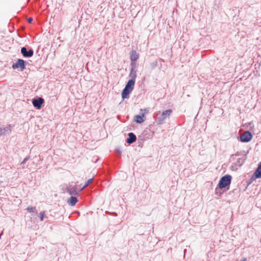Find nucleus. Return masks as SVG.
Returning <instances> with one entry per match:
<instances>
[{"label": "nucleus", "instance_id": "obj_16", "mask_svg": "<svg viewBox=\"0 0 261 261\" xmlns=\"http://www.w3.org/2000/svg\"><path fill=\"white\" fill-rule=\"evenodd\" d=\"M67 191L68 193H69L70 195H77L78 194V192L77 191V190L75 187H74L72 189H70L69 188H67Z\"/></svg>", "mask_w": 261, "mask_h": 261}, {"label": "nucleus", "instance_id": "obj_10", "mask_svg": "<svg viewBox=\"0 0 261 261\" xmlns=\"http://www.w3.org/2000/svg\"><path fill=\"white\" fill-rule=\"evenodd\" d=\"M134 85H135V80L132 79L128 81L125 88L128 89L129 90V91H132L134 89Z\"/></svg>", "mask_w": 261, "mask_h": 261}, {"label": "nucleus", "instance_id": "obj_25", "mask_svg": "<svg viewBox=\"0 0 261 261\" xmlns=\"http://www.w3.org/2000/svg\"><path fill=\"white\" fill-rule=\"evenodd\" d=\"M143 111H145V112H146V113H147V111H146V110H141V112H142Z\"/></svg>", "mask_w": 261, "mask_h": 261}, {"label": "nucleus", "instance_id": "obj_19", "mask_svg": "<svg viewBox=\"0 0 261 261\" xmlns=\"http://www.w3.org/2000/svg\"><path fill=\"white\" fill-rule=\"evenodd\" d=\"M92 181H93V178H90L88 180H87L85 182V184L84 187H83V189H84V188H85V187H87L88 186H89L90 184L92 183Z\"/></svg>", "mask_w": 261, "mask_h": 261}, {"label": "nucleus", "instance_id": "obj_18", "mask_svg": "<svg viewBox=\"0 0 261 261\" xmlns=\"http://www.w3.org/2000/svg\"><path fill=\"white\" fill-rule=\"evenodd\" d=\"M28 212L30 213H37V211L35 207H33L32 206H28L25 209Z\"/></svg>", "mask_w": 261, "mask_h": 261}, {"label": "nucleus", "instance_id": "obj_15", "mask_svg": "<svg viewBox=\"0 0 261 261\" xmlns=\"http://www.w3.org/2000/svg\"><path fill=\"white\" fill-rule=\"evenodd\" d=\"M132 91H129V90L128 89L124 88V89L123 90V91L122 92V94H121L122 98L124 99V98H127L128 95Z\"/></svg>", "mask_w": 261, "mask_h": 261}, {"label": "nucleus", "instance_id": "obj_6", "mask_svg": "<svg viewBox=\"0 0 261 261\" xmlns=\"http://www.w3.org/2000/svg\"><path fill=\"white\" fill-rule=\"evenodd\" d=\"M139 57V55L135 50H133L130 53V59L132 62L136 61Z\"/></svg>", "mask_w": 261, "mask_h": 261}, {"label": "nucleus", "instance_id": "obj_9", "mask_svg": "<svg viewBox=\"0 0 261 261\" xmlns=\"http://www.w3.org/2000/svg\"><path fill=\"white\" fill-rule=\"evenodd\" d=\"M136 140V136L133 133H130L128 134V138L127 139L126 142L127 143L132 144L135 142Z\"/></svg>", "mask_w": 261, "mask_h": 261}, {"label": "nucleus", "instance_id": "obj_11", "mask_svg": "<svg viewBox=\"0 0 261 261\" xmlns=\"http://www.w3.org/2000/svg\"><path fill=\"white\" fill-rule=\"evenodd\" d=\"M253 174L257 179L261 178V164H258V167L255 169Z\"/></svg>", "mask_w": 261, "mask_h": 261}, {"label": "nucleus", "instance_id": "obj_14", "mask_svg": "<svg viewBox=\"0 0 261 261\" xmlns=\"http://www.w3.org/2000/svg\"><path fill=\"white\" fill-rule=\"evenodd\" d=\"M172 113L171 110H168L163 112L162 114V119H165L167 117H169Z\"/></svg>", "mask_w": 261, "mask_h": 261}, {"label": "nucleus", "instance_id": "obj_24", "mask_svg": "<svg viewBox=\"0 0 261 261\" xmlns=\"http://www.w3.org/2000/svg\"><path fill=\"white\" fill-rule=\"evenodd\" d=\"M5 167L6 169H8L9 168H11V167L10 165L6 166Z\"/></svg>", "mask_w": 261, "mask_h": 261}, {"label": "nucleus", "instance_id": "obj_22", "mask_svg": "<svg viewBox=\"0 0 261 261\" xmlns=\"http://www.w3.org/2000/svg\"><path fill=\"white\" fill-rule=\"evenodd\" d=\"M239 261H247V258L246 257H243Z\"/></svg>", "mask_w": 261, "mask_h": 261}, {"label": "nucleus", "instance_id": "obj_5", "mask_svg": "<svg viewBox=\"0 0 261 261\" xmlns=\"http://www.w3.org/2000/svg\"><path fill=\"white\" fill-rule=\"evenodd\" d=\"M21 53L24 57H31L34 54V51L32 49H31L29 51H27V48L24 47L21 48Z\"/></svg>", "mask_w": 261, "mask_h": 261}, {"label": "nucleus", "instance_id": "obj_2", "mask_svg": "<svg viewBox=\"0 0 261 261\" xmlns=\"http://www.w3.org/2000/svg\"><path fill=\"white\" fill-rule=\"evenodd\" d=\"M252 138L251 133L248 130L244 132L240 136V140L242 142H248Z\"/></svg>", "mask_w": 261, "mask_h": 261}, {"label": "nucleus", "instance_id": "obj_8", "mask_svg": "<svg viewBox=\"0 0 261 261\" xmlns=\"http://www.w3.org/2000/svg\"><path fill=\"white\" fill-rule=\"evenodd\" d=\"M78 201L77 198L74 196H71L68 199L67 203L70 206H74Z\"/></svg>", "mask_w": 261, "mask_h": 261}, {"label": "nucleus", "instance_id": "obj_12", "mask_svg": "<svg viewBox=\"0 0 261 261\" xmlns=\"http://www.w3.org/2000/svg\"><path fill=\"white\" fill-rule=\"evenodd\" d=\"M145 116V113H141V115H136L135 117V121L137 123H141L142 122H144V117Z\"/></svg>", "mask_w": 261, "mask_h": 261}, {"label": "nucleus", "instance_id": "obj_3", "mask_svg": "<svg viewBox=\"0 0 261 261\" xmlns=\"http://www.w3.org/2000/svg\"><path fill=\"white\" fill-rule=\"evenodd\" d=\"M24 61L22 59H18L16 62L12 65L13 69L20 68V71H23L25 68Z\"/></svg>", "mask_w": 261, "mask_h": 261}, {"label": "nucleus", "instance_id": "obj_23", "mask_svg": "<svg viewBox=\"0 0 261 261\" xmlns=\"http://www.w3.org/2000/svg\"><path fill=\"white\" fill-rule=\"evenodd\" d=\"M5 165L6 164H0V167H2V168H3L5 167Z\"/></svg>", "mask_w": 261, "mask_h": 261}, {"label": "nucleus", "instance_id": "obj_20", "mask_svg": "<svg viewBox=\"0 0 261 261\" xmlns=\"http://www.w3.org/2000/svg\"><path fill=\"white\" fill-rule=\"evenodd\" d=\"M45 217V214L44 211H42L40 213L39 219L40 221H43Z\"/></svg>", "mask_w": 261, "mask_h": 261}, {"label": "nucleus", "instance_id": "obj_21", "mask_svg": "<svg viewBox=\"0 0 261 261\" xmlns=\"http://www.w3.org/2000/svg\"><path fill=\"white\" fill-rule=\"evenodd\" d=\"M28 21L29 23H31L33 21V18L32 17H30L28 19Z\"/></svg>", "mask_w": 261, "mask_h": 261}, {"label": "nucleus", "instance_id": "obj_13", "mask_svg": "<svg viewBox=\"0 0 261 261\" xmlns=\"http://www.w3.org/2000/svg\"><path fill=\"white\" fill-rule=\"evenodd\" d=\"M257 179L253 174L249 179L246 180L244 185H246V188H247L250 185H251L254 180Z\"/></svg>", "mask_w": 261, "mask_h": 261}, {"label": "nucleus", "instance_id": "obj_1", "mask_svg": "<svg viewBox=\"0 0 261 261\" xmlns=\"http://www.w3.org/2000/svg\"><path fill=\"white\" fill-rule=\"evenodd\" d=\"M231 180V175L229 174H225L220 178L218 184V187L220 188L224 189V190L227 191L230 188Z\"/></svg>", "mask_w": 261, "mask_h": 261}, {"label": "nucleus", "instance_id": "obj_7", "mask_svg": "<svg viewBox=\"0 0 261 261\" xmlns=\"http://www.w3.org/2000/svg\"><path fill=\"white\" fill-rule=\"evenodd\" d=\"M225 192L226 191L224 190V189L219 188L218 185H217L216 188L215 189V194L219 197H221L223 193Z\"/></svg>", "mask_w": 261, "mask_h": 261}, {"label": "nucleus", "instance_id": "obj_17", "mask_svg": "<svg viewBox=\"0 0 261 261\" xmlns=\"http://www.w3.org/2000/svg\"><path fill=\"white\" fill-rule=\"evenodd\" d=\"M243 164H232L229 168L232 171H237L238 169V167L240 168Z\"/></svg>", "mask_w": 261, "mask_h": 261}, {"label": "nucleus", "instance_id": "obj_26", "mask_svg": "<svg viewBox=\"0 0 261 261\" xmlns=\"http://www.w3.org/2000/svg\"><path fill=\"white\" fill-rule=\"evenodd\" d=\"M260 242H261V239H260Z\"/></svg>", "mask_w": 261, "mask_h": 261}, {"label": "nucleus", "instance_id": "obj_4", "mask_svg": "<svg viewBox=\"0 0 261 261\" xmlns=\"http://www.w3.org/2000/svg\"><path fill=\"white\" fill-rule=\"evenodd\" d=\"M43 102L44 99L41 97H39L38 99H34L32 101L33 106L38 109H40L41 108V105Z\"/></svg>", "mask_w": 261, "mask_h": 261}]
</instances>
